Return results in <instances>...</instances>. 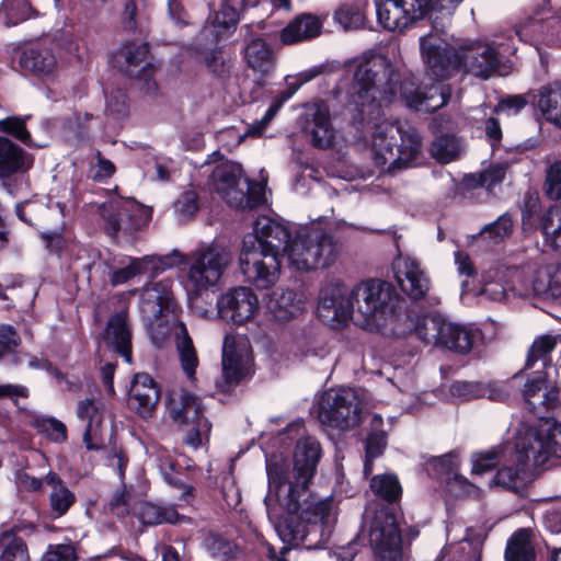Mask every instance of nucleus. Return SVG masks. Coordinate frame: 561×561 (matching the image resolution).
Masks as SVG:
<instances>
[{
  "label": "nucleus",
  "instance_id": "obj_49",
  "mask_svg": "<svg viewBox=\"0 0 561 561\" xmlns=\"http://www.w3.org/2000/svg\"><path fill=\"white\" fill-rule=\"evenodd\" d=\"M142 526H154L159 524L188 523V518L180 515L172 506H160L156 504H146L142 507Z\"/></svg>",
  "mask_w": 561,
  "mask_h": 561
},
{
  "label": "nucleus",
  "instance_id": "obj_2",
  "mask_svg": "<svg viewBox=\"0 0 561 561\" xmlns=\"http://www.w3.org/2000/svg\"><path fill=\"white\" fill-rule=\"evenodd\" d=\"M513 458L501 462L490 485L520 492L529 483L530 467L540 468L552 458H561V424L542 421L538 426L523 423L512 444Z\"/></svg>",
  "mask_w": 561,
  "mask_h": 561
},
{
  "label": "nucleus",
  "instance_id": "obj_39",
  "mask_svg": "<svg viewBox=\"0 0 561 561\" xmlns=\"http://www.w3.org/2000/svg\"><path fill=\"white\" fill-rule=\"evenodd\" d=\"M306 131L311 144L320 149H327L334 145L336 131L333 128L327 110L318 107L308 123Z\"/></svg>",
  "mask_w": 561,
  "mask_h": 561
},
{
  "label": "nucleus",
  "instance_id": "obj_1",
  "mask_svg": "<svg viewBox=\"0 0 561 561\" xmlns=\"http://www.w3.org/2000/svg\"><path fill=\"white\" fill-rule=\"evenodd\" d=\"M352 82L346 90L347 103L362 122H373L381 114V101H390L400 91L407 106L434 112L450 98V88L434 83L412 90L400 85L398 66L386 55L364 54L347 64Z\"/></svg>",
  "mask_w": 561,
  "mask_h": 561
},
{
  "label": "nucleus",
  "instance_id": "obj_15",
  "mask_svg": "<svg viewBox=\"0 0 561 561\" xmlns=\"http://www.w3.org/2000/svg\"><path fill=\"white\" fill-rule=\"evenodd\" d=\"M352 291L340 280L325 282L320 288L317 311L321 320L332 327L354 321Z\"/></svg>",
  "mask_w": 561,
  "mask_h": 561
},
{
  "label": "nucleus",
  "instance_id": "obj_32",
  "mask_svg": "<svg viewBox=\"0 0 561 561\" xmlns=\"http://www.w3.org/2000/svg\"><path fill=\"white\" fill-rule=\"evenodd\" d=\"M320 459V445L312 437H305L297 442L294 454L295 479L301 484V491L307 493V485L314 474Z\"/></svg>",
  "mask_w": 561,
  "mask_h": 561
},
{
  "label": "nucleus",
  "instance_id": "obj_17",
  "mask_svg": "<svg viewBox=\"0 0 561 561\" xmlns=\"http://www.w3.org/2000/svg\"><path fill=\"white\" fill-rule=\"evenodd\" d=\"M263 2H270L275 8H290L289 0H213L204 32L219 39L236 28L239 22V5L241 3L255 7Z\"/></svg>",
  "mask_w": 561,
  "mask_h": 561
},
{
  "label": "nucleus",
  "instance_id": "obj_10",
  "mask_svg": "<svg viewBox=\"0 0 561 561\" xmlns=\"http://www.w3.org/2000/svg\"><path fill=\"white\" fill-rule=\"evenodd\" d=\"M419 536L417 528H360L346 547H341L339 561H351L358 541L367 540L376 561H404V548Z\"/></svg>",
  "mask_w": 561,
  "mask_h": 561
},
{
  "label": "nucleus",
  "instance_id": "obj_7",
  "mask_svg": "<svg viewBox=\"0 0 561 561\" xmlns=\"http://www.w3.org/2000/svg\"><path fill=\"white\" fill-rule=\"evenodd\" d=\"M232 261L231 252L219 244L194 250L187 260L182 285L190 300L216 286Z\"/></svg>",
  "mask_w": 561,
  "mask_h": 561
},
{
  "label": "nucleus",
  "instance_id": "obj_27",
  "mask_svg": "<svg viewBox=\"0 0 561 561\" xmlns=\"http://www.w3.org/2000/svg\"><path fill=\"white\" fill-rule=\"evenodd\" d=\"M515 268L490 267L482 272L478 295L485 296L492 301H504L519 295L513 290L518 283L513 278Z\"/></svg>",
  "mask_w": 561,
  "mask_h": 561
},
{
  "label": "nucleus",
  "instance_id": "obj_24",
  "mask_svg": "<svg viewBox=\"0 0 561 561\" xmlns=\"http://www.w3.org/2000/svg\"><path fill=\"white\" fill-rule=\"evenodd\" d=\"M392 271L401 290L411 299L420 300L426 296L430 280L415 259L399 254L392 262Z\"/></svg>",
  "mask_w": 561,
  "mask_h": 561
},
{
  "label": "nucleus",
  "instance_id": "obj_8",
  "mask_svg": "<svg viewBox=\"0 0 561 561\" xmlns=\"http://www.w3.org/2000/svg\"><path fill=\"white\" fill-rule=\"evenodd\" d=\"M209 185L230 206L238 209H252L266 202L265 185L250 182L240 164L220 161L209 176Z\"/></svg>",
  "mask_w": 561,
  "mask_h": 561
},
{
  "label": "nucleus",
  "instance_id": "obj_57",
  "mask_svg": "<svg viewBox=\"0 0 561 561\" xmlns=\"http://www.w3.org/2000/svg\"><path fill=\"white\" fill-rule=\"evenodd\" d=\"M557 337L550 334L537 337L528 352L526 367L530 368L537 360H542L546 366L547 356L554 350Z\"/></svg>",
  "mask_w": 561,
  "mask_h": 561
},
{
  "label": "nucleus",
  "instance_id": "obj_45",
  "mask_svg": "<svg viewBox=\"0 0 561 561\" xmlns=\"http://www.w3.org/2000/svg\"><path fill=\"white\" fill-rule=\"evenodd\" d=\"M176 350L183 371L188 379H194L198 366V356L187 329L183 323H180L178 328Z\"/></svg>",
  "mask_w": 561,
  "mask_h": 561
},
{
  "label": "nucleus",
  "instance_id": "obj_33",
  "mask_svg": "<svg viewBox=\"0 0 561 561\" xmlns=\"http://www.w3.org/2000/svg\"><path fill=\"white\" fill-rule=\"evenodd\" d=\"M77 416L85 422L83 442L88 449L99 450L103 446L102 437V413L96 404L85 399L78 403Z\"/></svg>",
  "mask_w": 561,
  "mask_h": 561
},
{
  "label": "nucleus",
  "instance_id": "obj_35",
  "mask_svg": "<svg viewBox=\"0 0 561 561\" xmlns=\"http://www.w3.org/2000/svg\"><path fill=\"white\" fill-rule=\"evenodd\" d=\"M106 341L127 364L131 363V332L126 312H119L108 320Z\"/></svg>",
  "mask_w": 561,
  "mask_h": 561
},
{
  "label": "nucleus",
  "instance_id": "obj_5",
  "mask_svg": "<svg viewBox=\"0 0 561 561\" xmlns=\"http://www.w3.org/2000/svg\"><path fill=\"white\" fill-rule=\"evenodd\" d=\"M370 158L381 173H396L415 167L423 152V136L412 125L382 122L370 136Z\"/></svg>",
  "mask_w": 561,
  "mask_h": 561
},
{
  "label": "nucleus",
  "instance_id": "obj_3",
  "mask_svg": "<svg viewBox=\"0 0 561 561\" xmlns=\"http://www.w3.org/2000/svg\"><path fill=\"white\" fill-rule=\"evenodd\" d=\"M420 51L427 75L437 80L460 69L486 79L500 64L499 53L490 43L462 39L450 45L436 28L420 38Z\"/></svg>",
  "mask_w": 561,
  "mask_h": 561
},
{
  "label": "nucleus",
  "instance_id": "obj_44",
  "mask_svg": "<svg viewBox=\"0 0 561 561\" xmlns=\"http://www.w3.org/2000/svg\"><path fill=\"white\" fill-rule=\"evenodd\" d=\"M136 205L131 201L111 199L99 206V214L105 221V229L110 234H116L121 229V222L128 216Z\"/></svg>",
  "mask_w": 561,
  "mask_h": 561
},
{
  "label": "nucleus",
  "instance_id": "obj_21",
  "mask_svg": "<svg viewBox=\"0 0 561 561\" xmlns=\"http://www.w3.org/2000/svg\"><path fill=\"white\" fill-rule=\"evenodd\" d=\"M516 35L537 50L543 46H561V14L557 16L528 18L516 25Z\"/></svg>",
  "mask_w": 561,
  "mask_h": 561
},
{
  "label": "nucleus",
  "instance_id": "obj_63",
  "mask_svg": "<svg viewBox=\"0 0 561 561\" xmlns=\"http://www.w3.org/2000/svg\"><path fill=\"white\" fill-rule=\"evenodd\" d=\"M446 486L447 491L456 497L477 496L479 494V489L458 472L446 478Z\"/></svg>",
  "mask_w": 561,
  "mask_h": 561
},
{
  "label": "nucleus",
  "instance_id": "obj_13",
  "mask_svg": "<svg viewBox=\"0 0 561 561\" xmlns=\"http://www.w3.org/2000/svg\"><path fill=\"white\" fill-rule=\"evenodd\" d=\"M203 412L202 400L190 392L183 391L170 398L169 413L174 422L187 427L184 443L193 448L207 442L211 430V424Z\"/></svg>",
  "mask_w": 561,
  "mask_h": 561
},
{
  "label": "nucleus",
  "instance_id": "obj_30",
  "mask_svg": "<svg viewBox=\"0 0 561 561\" xmlns=\"http://www.w3.org/2000/svg\"><path fill=\"white\" fill-rule=\"evenodd\" d=\"M147 44H127L114 57V62L128 77L145 80L147 83L152 78L153 68L148 61Z\"/></svg>",
  "mask_w": 561,
  "mask_h": 561
},
{
  "label": "nucleus",
  "instance_id": "obj_55",
  "mask_svg": "<svg viewBox=\"0 0 561 561\" xmlns=\"http://www.w3.org/2000/svg\"><path fill=\"white\" fill-rule=\"evenodd\" d=\"M370 488L376 494L389 502L396 501L401 495V485L394 474L375 476L370 481Z\"/></svg>",
  "mask_w": 561,
  "mask_h": 561
},
{
  "label": "nucleus",
  "instance_id": "obj_48",
  "mask_svg": "<svg viewBox=\"0 0 561 561\" xmlns=\"http://www.w3.org/2000/svg\"><path fill=\"white\" fill-rule=\"evenodd\" d=\"M156 457L158 460L159 470L161 471L164 480L182 491V499L188 503L192 496L193 488L183 484L182 481L176 477V462L173 456L168 450L160 448L157 450Z\"/></svg>",
  "mask_w": 561,
  "mask_h": 561
},
{
  "label": "nucleus",
  "instance_id": "obj_18",
  "mask_svg": "<svg viewBox=\"0 0 561 561\" xmlns=\"http://www.w3.org/2000/svg\"><path fill=\"white\" fill-rule=\"evenodd\" d=\"M556 264L548 262L547 257L538 254L526 262L522 268L512 273L518 286L513 288L519 298L529 296H547L553 277Z\"/></svg>",
  "mask_w": 561,
  "mask_h": 561
},
{
  "label": "nucleus",
  "instance_id": "obj_61",
  "mask_svg": "<svg viewBox=\"0 0 561 561\" xmlns=\"http://www.w3.org/2000/svg\"><path fill=\"white\" fill-rule=\"evenodd\" d=\"M543 191L550 199L561 198V160L552 162L547 168Z\"/></svg>",
  "mask_w": 561,
  "mask_h": 561
},
{
  "label": "nucleus",
  "instance_id": "obj_23",
  "mask_svg": "<svg viewBox=\"0 0 561 561\" xmlns=\"http://www.w3.org/2000/svg\"><path fill=\"white\" fill-rule=\"evenodd\" d=\"M547 376L548 373L534 371L527 377L523 389L525 402L530 411L540 416L539 423L535 426H538L542 421H550V419H543L541 414L556 407L560 401V389L557 387L556 380L548 389L546 385ZM553 423L556 422L553 421Z\"/></svg>",
  "mask_w": 561,
  "mask_h": 561
},
{
  "label": "nucleus",
  "instance_id": "obj_38",
  "mask_svg": "<svg viewBox=\"0 0 561 561\" xmlns=\"http://www.w3.org/2000/svg\"><path fill=\"white\" fill-rule=\"evenodd\" d=\"M505 561H536V541L531 528H519L507 540Z\"/></svg>",
  "mask_w": 561,
  "mask_h": 561
},
{
  "label": "nucleus",
  "instance_id": "obj_40",
  "mask_svg": "<svg viewBox=\"0 0 561 561\" xmlns=\"http://www.w3.org/2000/svg\"><path fill=\"white\" fill-rule=\"evenodd\" d=\"M20 62L37 76H54L58 70L56 56L49 48H28L23 51Z\"/></svg>",
  "mask_w": 561,
  "mask_h": 561
},
{
  "label": "nucleus",
  "instance_id": "obj_54",
  "mask_svg": "<svg viewBox=\"0 0 561 561\" xmlns=\"http://www.w3.org/2000/svg\"><path fill=\"white\" fill-rule=\"evenodd\" d=\"M31 8L26 0H4L0 5V20L7 26H14L28 19Z\"/></svg>",
  "mask_w": 561,
  "mask_h": 561
},
{
  "label": "nucleus",
  "instance_id": "obj_14",
  "mask_svg": "<svg viewBox=\"0 0 561 561\" xmlns=\"http://www.w3.org/2000/svg\"><path fill=\"white\" fill-rule=\"evenodd\" d=\"M379 23L389 31H403L424 19L432 0H374Z\"/></svg>",
  "mask_w": 561,
  "mask_h": 561
},
{
  "label": "nucleus",
  "instance_id": "obj_64",
  "mask_svg": "<svg viewBox=\"0 0 561 561\" xmlns=\"http://www.w3.org/2000/svg\"><path fill=\"white\" fill-rule=\"evenodd\" d=\"M402 523H405V520H402V515L397 507L392 505H380L379 508H376L371 526L390 527L400 526Z\"/></svg>",
  "mask_w": 561,
  "mask_h": 561
},
{
  "label": "nucleus",
  "instance_id": "obj_60",
  "mask_svg": "<svg viewBox=\"0 0 561 561\" xmlns=\"http://www.w3.org/2000/svg\"><path fill=\"white\" fill-rule=\"evenodd\" d=\"M35 427L39 433L45 434L55 443H64L67 440V427L59 420L54 417L36 419Z\"/></svg>",
  "mask_w": 561,
  "mask_h": 561
},
{
  "label": "nucleus",
  "instance_id": "obj_34",
  "mask_svg": "<svg viewBox=\"0 0 561 561\" xmlns=\"http://www.w3.org/2000/svg\"><path fill=\"white\" fill-rule=\"evenodd\" d=\"M243 56L248 67L262 77H267L273 72L274 54L264 38L254 36L247 39Z\"/></svg>",
  "mask_w": 561,
  "mask_h": 561
},
{
  "label": "nucleus",
  "instance_id": "obj_53",
  "mask_svg": "<svg viewBox=\"0 0 561 561\" xmlns=\"http://www.w3.org/2000/svg\"><path fill=\"white\" fill-rule=\"evenodd\" d=\"M0 548H3L0 561H28L24 542L16 537L13 528L2 533Z\"/></svg>",
  "mask_w": 561,
  "mask_h": 561
},
{
  "label": "nucleus",
  "instance_id": "obj_6",
  "mask_svg": "<svg viewBox=\"0 0 561 561\" xmlns=\"http://www.w3.org/2000/svg\"><path fill=\"white\" fill-rule=\"evenodd\" d=\"M351 291L354 322L358 325L375 330L393 318L399 297L390 283L368 279L355 285Z\"/></svg>",
  "mask_w": 561,
  "mask_h": 561
},
{
  "label": "nucleus",
  "instance_id": "obj_46",
  "mask_svg": "<svg viewBox=\"0 0 561 561\" xmlns=\"http://www.w3.org/2000/svg\"><path fill=\"white\" fill-rule=\"evenodd\" d=\"M446 319L438 314L417 318L414 323L415 335L427 345L440 346Z\"/></svg>",
  "mask_w": 561,
  "mask_h": 561
},
{
  "label": "nucleus",
  "instance_id": "obj_9",
  "mask_svg": "<svg viewBox=\"0 0 561 561\" xmlns=\"http://www.w3.org/2000/svg\"><path fill=\"white\" fill-rule=\"evenodd\" d=\"M339 254V245L323 229L312 227L297 233L289 245L286 256L291 267L309 272L331 265Z\"/></svg>",
  "mask_w": 561,
  "mask_h": 561
},
{
  "label": "nucleus",
  "instance_id": "obj_19",
  "mask_svg": "<svg viewBox=\"0 0 561 561\" xmlns=\"http://www.w3.org/2000/svg\"><path fill=\"white\" fill-rule=\"evenodd\" d=\"M260 304L249 287L240 286L222 294L217 300V316L226 322L244 324L256 314Z\"/></svg>",
  "mask_w": 561,
  "mask_h": 561
},
{
  "label": "nucleus",
  "instance_id": "obj_28",
  "mask_svg": "<svg viewBox=\"0 0 561 561\" xmlns=\"http://www.w3.org/2000/svg\"><path fill=\"white\" fill-rule=\"evenodd\" d=\"M160 399V389L154 380L145 373L135 375L128 396V405L139 416H152Z\"/></svg>",
  "mask_w": 561,
  "mask_h": 561
},
{
  "label": "nucleus",
  "instance_id": "obj_42",
  "mask_svg": "<svg viewBox=\"0 0 561 561\" xmlns=\"http://www.w3.org/2000/svg\"><path fill=\"white\" fill-rule=\"evenodd\" d=\"M476 340V332L463 324L446 321L440 346L453 352L467 354L471 351Z\"/></svg>",
  "mask_w": 561,
  "mask_h": 561
},
{
  "label": "nucleus",
  "instance_id": "obj_47",
  "mask_svg": "<svg viewBox=\"0 0 561 561\" xmlns=\"http://www.w3.org/2000/svg\"><path fill=\"white\" fill-rule=\"evenodd\" d=\"M513 231V219L507 213L501 215L495 221L485 225L477 236V240L485 245H495L504 242Z\"/></svg>",
  "mask_w": 561,
  "mask_h": 561
},
{
  "label": "nucleus",
  "instance_id": "obj_22",
  "mask_svg": "<svg viewBox=\"0 0 561 561\" xmlns=\"http://www.w3.org/2000/svg\"><path fill=\"white\" fill-rule=\"evenodd\" d=\"M306 310V298L300 291L288 287H278L267 296L265 314L271 322L288 323Z\"/></svg>",
  "mask_w": 561,
  "mask_h": 561
},
{
  "label": "nucleus",
  "instance_id": "obj_52",
  "mask_svg": "<svg viewBox=\"0 0 561 561\" xmlns=\"http://www.w3.org/2000/svg\"><path fill=\"white\" fill-rule=\"evenodd\" d=\"M382 424V420L379 416L373 417V425L378 428ZM386 446V434L383 431L371 432L366 440V458L364 463V473L369 474L373 471V460L379 457Z\"/></svg>",
  "mask_w": 561,
  "mask_h": 561
},
{
  "label": "nucleus",
  "instance_id": "obj_4",
  "mask_svg": "<svg viewBox=\"0 0 561 561\" xmlns=\"http://www.w3.org/2000/svg\"><path fill=\"white\" fill-rule=\"evenodd\" d=\"M268 477V492L265 496L267 515L272 523L284 519L294 523L295 518L300 523L310 525L330 526L336 523V514L332 501L327 497L317 500L313 495L306 497L301 491V484L295 480V484L287 483V467L277 459L266 460Z\"/></svg>",
  "mask_w": 561,
  "mask_h": 561
},
{
  "label": "nucleus",
  "instance_id": "obj_56",
  "mask_svg": "<svg viewBox=\"0 0 561 561\" xmlns=\"http://www.w3.org/2000/svg\"><path fill=\"white\" fill-rule=\"evenodd\" d=\"M145 272L158 274L167 271L175 265L185 262V256L179 251L174 250L172 253L167 255H146L141 257Z\"/></svg>",
  "mask_w": 561,
  "mask_h": 561
},
{
  "label": "nucleus",
  "instance_id": "obj_26",
  "mask_svg": "<svg viewBox=\"0 0 561 561\" xmlns=\"http://www.w3.org/2000/svg\"><path fill=\"white\" fill-rule=\"evenodd\" d=\"M172 284V280L163 279L145 287L141 293L140 309L148 320H158L175 312Z\"/></svg>",
  "mask_w": 561,
  "mask_h": 561
},
{
  "label": "nucleus",
  "instance_id": "obj_51",
  "mask_svg": "<svg viewBox=\"0 0 561 561\" xmlns=\"http://www.w3.org/2000/svg\"><path fill=\"white\" fill-rule=\"evenodd\" d=\"M546 243L561 252V206L550 207L541 219Z\"/></svg>",
  "mask_w": 561,
  "mask_h": 561
},
{
  "label": "nucleus",
  "instance_id": "obj_36",
  "mask_svg": "<svg viewBox=\"0 0 561 561\" xmlns=\"http://www.w3.org/2000/svg\"><path fill=\"white\" fill-rule=\"evenodd\" d=\"M323 22L316 15L304 13L295 18L280 33L284 44L290 45L320 35Z\"/></svg>",
  "mask_w": 561,
  "mask_h": 561
},
{
  "label": "nucleus",
  "instance_id": "obj_29",
  "mask_svg": "<svg viewBox=\"0 0 561 561\" xmlns=\"http://www.w3.org/2000/svg\"><path fill=\"white\" fill-rule=\"evenodd\" d=\"M91 271L107 275L112 286L125 284L133 277L146 274L141 257L116 255L93 262Z\"/></svg>",
  "mask_w": 561,
  "mask_h": 561
},
{
  "label": "nucleus",
  "instance_id": "obj_62",
  "mask_svg": "<svg viewBox=\"0 0 561 561\" xmlns=\"http://www.w3.org/2000/svg\"><path fill=\"white\" fill-rule=\"evenodd\" d=\"M25 118L11 116L0 121V131L10 134L27 146H32L31 135L25 127Z\"/></svg>",
  "mask_w": 561,
  "mask_h": 561
},
{
  "label": "nucleus",
  "instance_id": "obj_50",
  "mask_svg": "<svg viewBox=\"0 0 561 561\" xmlns=\"http://www.w3.org/2000/svg\"><path fill=\"white\" fill-rule=\"evenodd\" d=\"M463 150L461 141L454 135H440L431 146V154L440 163H448L458 158Z\"/></svg>",
  "mask_w": 561,
  "mask_h": 561
},
{
  "label": "nucleus",
  "instance_id": "obj_31",
  "mask_svg": "<svg viewBox=\"0 0 561 561\" xmlns=\"http://www.w3.org/2000/svg\"><path fill=\"white\" fill-rule=\"evenodd\" d=\"M280 541L283 547L282 553L294 549L305 548L321 549L328 543L332 531L331 528H273Z\"/></svg>",
  "mask_w": 561,
  "mask_h": 561
},
{
  "label": "nucleus",
  "instance_id": "obj_11",
  "mask_svg": "<svg viewBox=\"0 0 561 561\" xmlns=\"http://www.w3.org/2000/svg\"><path fill=\"white\" fill-rule=\"evenodd\" d=\"M364 408L355 389H330L321 396L319 420L329 426L348 430L360 423Z\"/></svg>",
  "mask_w": 561,
  "mask_h": 561
},
{
  "label": "nucleus",
  "instance_id": "obj_43",
  "mask_svg": "<svg viewBox=\"0 0 561 561\" xmlns=\"http://www.w3.org/2000/svg\"><path fill=\"white\" fill-rule=\"evenodd\" d=\"M513 447L511 443L492 447L489 450L477 453L472 456V474H483L484 472L500 466L501 462H507L513 458Z\"/></svg>",
  "mask_w": 561,
  "mask_h": 561
},
{
  "label": "nucleus",
  "instance_id": "obj_25",
  "mask_svg": "<svg viewBox=\"0 0 561 561\" xmlns=\"http://www.w3.org/2000/svg\"><path fill=\"white\" fill-rule=\"evenodd\" d=\"M247 237H252L256 240V248H262L279 257L282 253L286 255L287 245L293 240L286 225L267 216L259 217L254 221L253 233Z\"/></svg>",
  "mask_w": 561,
  "mask_h": 561
},
{
  "label": "nucleus",
  "instance_id": "obj_12",
  "mask_svg": "<svg viewBox=\"0 0 561 561\" xmlns=\"http://www.w3.org/2000/svg\"><path fill=\"white\" fill-rule=\"evenodd\" d=\"M256 240L244 237L239 256V265L245 280L256 289L273 287L280 276V257L256 248Z\"/></svg>",
  "mask_w": 561,
  "mask_h": 561
},
{
  "label": "nucleus",
  "instance_id": "obj_37",
  "mask_svg": "<svg viewBox=\"0 0 561 561\" xmlns=\"http://www.w3.org/2000/svg\"><path fill=\"white\" fill-rule=\"evenodd\" d=\"M45 483L50 486L49 505L55 518L64 516L76 502L75 493L66 485L62 479L49 470L45 476Z\"/></svg>",
  "mask_w": 561,
  "mask_h": 561
},
{
  "label": "nucleus",
  "instance_id": "obj_59",
  "mask_svg": "<svg viewBox=\"0 0 561 561\" xmlns=\"http://www.w3.org/2000/svg\"><path fill=\"white\" fill-rule=\"evenodd\" d=\"M198 208V196L194 190L183 192L173 204L174 214L181 221L190 219Z\"/></svg>",
  "mask_w": 561,
  "mask_h": 561
},
{
  "label": "nucleus",
  "instance_id": "obj_20",
  "mask_svg": "<svg viewBox=\"0 0 561 561\" xmlns=\"http://www.w3.org/2000/svg\"><path fill=\"white\" fill-rule=\"evenodd\" d=\"M33 157L7 137L0 136V181L13 195L22 176L32 168Z\"/></svg>",
  "mask_w": 561,
  "mask_h": 561
},
{
  "label": "nucleus",
  "instance_id": "obj_58",
  "mask_svg": "<svg viewBox=\"0 0 561 561\" xmlns=\"http://www.w3.org/2000/svg\"><path fill=\"white\" fill-rule=\"evenodd\" d=\"M334 20L344 30H356L364 25L365 16L356 4H342L334 12Z\"/></svg>",
  "mask_w": 561,
  "mask_h": 561
},
{
  "label": "nucleus",
  "instance_id": "obj_41",
  "mask_svg": "<svg viewBox=\"0 0 561 561\" xmlns=\"http://www.w3.org/2000/svg\"><path fill=\"white\" fill-rule=\"evenodd\" d=\"M536 98L537 112L546 123L552 125L561 112V82L541 87Z\"/></svg>",
  "mask_w": 561,
  "mask_h": 561
},
{
  "label": "nucleus",
  "instance_id": "obj_16",
  "mask_svg": "<svg viewBox=\"0 0 561 561\" xmlns=\"http://www.w3.org/2000/svg\"><path fill=\"white\" fill-rule=\"evenodd\" d=\"M252 348L243 336L227 335L222 345V382L218 387L222 392L239 383L251 371Z\"/></svg>",
  "mask_w": 561,
  "mask_h": 561
}]
</instances>
